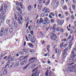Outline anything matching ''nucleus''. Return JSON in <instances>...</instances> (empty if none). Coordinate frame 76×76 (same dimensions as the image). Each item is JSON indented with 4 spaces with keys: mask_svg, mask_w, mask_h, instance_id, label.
Listing matches in <instances>:
<instances>
[{
    "mask_svg": "<svg viewBox=\"0 0 76 76\" xmlns=\"http://www.w3.org/2000/svg\"><path fill=\"white\" fill-rule=\"evenodd\" d=\"M76 51V49L74 48L72 51L70 58H69V61H66V63L68 64H67V65H68V66H70L71 65H72V64H74V63H69V62H73V61H76V59L75 58H75V57L76 56V53H75L74 52H75Z\"/></svg>",
    "mask_w": 76,
    "mask_h": 76,
    "instance_id": "obj_1",
    "label": "nucleus"
},
{
    "mask_svg": "<svg viewBox=\"0 0 76 76\" xmlns=\"http://www.w3.org/2000/svg\"><path fill=\"white\" fill-rule=\"evenodd\" d=\"M67 71L68 72L71 73H76V64L75 65L72 66V67H69Z\"/></svg>",
    "mask_w": 76,
    "mask_h": 76,
    "instance_id": "obj_2",
    "label": "nucleus"
},
{
    "mask_svg": "<svg viewBox=\"0 0 76 76\" xmlns=\"http://www.w3.org/2000/svg\"><path fill=\"white\" fill-rule=\"evenodd\" d=\"M28 56H29V53H28L27 54L25 57H23H23H20L19 59L20 60H22L23 61L27 60V58H28Z\"/></svg>",
    "mask_w": 76,
    "mask_h": 76,
    "instance_id": "obj_3",
    "label": "nucleus"
},
{
    "mask_svg": "<svg viewBox=\"0 0 76 76\" xmlns=\"http://www.w3.org/2000/svg\"><path fill=\"white\" fill-rule=\"evenodd\" d=\"M4 27H2L0 30V36L1 37H2L4 35Z\"/></svg>",
    "mask_w": 76,
    "mask_h": 76,
    "instance_id": "obj_4",
    "label": "nucleus"
},
{
    "mask_svg": "<svg viewBox=\"0 0 76 76\" xmlns=\"http://www.w3.org/2000/svg\"><path fill=\"white\" fill-rule=\"evenodd\" d=\"M15 4L17 6H19L20 7L21 9H22V6H23V4L22 3H20V4H19L18 1H16L15 2Z\"/></svg>",
    "mask_w": 76,
    "mask_h": 76,
    "instance_id": "obj_5",
    "label": "nucleus"
},
{
    "mask_svg": "<svg viewBox=\"0 0 76 76\" xmlns=\"http://www.w3.org/2000/svg\"><path fill=\"white\" fill-rule=\"evenodd\" d=\"M64 42H62L60 45V47L61 48V47H64V48H66V47H67V44H65L64 45Z\"/></svg>",
    "mask_w": 76,
    "mask_h": 76,
    "instance_id": "obj_6",
    "label": "nucleus"
},
{
    "mask_svg": "<svg viewBox=\"0 0 76 76\" xmlns=\"http://www.w3.org/2000/svg\"><path fill=\"white\" fill-rule=\"evenodd\" d=\"M13 23H14V27L15 29H18V25L17 24V23H16V22L14 21L13 22Z\"/></svg>",
    "mask_w": 76,
    "mask_h": 76,
    "instance_id": "obj_7",
    "label": "nucleus"
},
{
    "mask_svg": "<svg viewBox=\"0 0 76 76\" xmlns=\"http://www.w3.org/2000/svg\"><path fill=\"white\" fill-rule=\"evenodd\" d=\"M9 32L10 34H13V26H11L9 29Z\"/></svg>",
    "mask_w": 76,
    "mask_h": 76,
    "instance_id": "obj_8",
    "label": "nucleus"
},
{
    "mask_svg": "<svg viewBox=\"0 0 76 76\" xmlns=\"http://www.w3.org/2000/svg\"><path fill=\"white\" fill-rule=\"evenodd\" d=\"M16 9L17 10H18V11H19V12H20V15H21L22 12V9H21V8L17 6L16 7Z\"/></svg>",
    "mask_w": 76,
    "mask_h": 76,
    "instance_id": "obj_9",
    "label": "nucleus"
},
{
    "mask_svg": "<svg viewBox=\"0 0 76 76\" xmlns=\"http://www.w3.org/2000/svg\"><path fill=\"white\" fill-rule=\"evenodd\" d=\"M20 13H19L18 12H17V14L18 16V18H20L21 20V21H22L23 20L22 19V17L20 15Z\"/></svg>",
    "mask_w": 76,
    "mask_h": 76,
    "instance_id": "obj_10",
    "label": "nucleus"
},
{
    "mask_svg": "<svg viewBox=\"0 0 76 76\" xmlns=\"http://www.w3.org/2000/svg\"><path fill=\"white\" fill-rule=\"evenodd\" d=\"M9 29L7 28H6L4 31V34L5 35H7L8 34Z\"/></svg>",
    "mask_w": 76,
    "mask_h": 76,
    "instance_id": "obj_11",
    "label": "nucleus"
},
{
    "mask_svg": "<svg viewBox=\"0 0 76 76\" xmlns=\"http://www.w3.org/2000/svg\"><path fill=\"white\" fill-rule=\"evenodd\" d=\"M33 39H31V42H33V43H35V41H37V39L35 38V37H33Z\"/></svg>",
    "mask_w": 76,
    "mask_h": 76,
    "instance_id": "obj_12",
    "label": "nucleus"
},
{
    "mask_svg": "<svg viewBox=\"0 0 76 76\" xmlns=\"http://www.w3.org/2000/svg\"><path fill=\"white\" fill-rule=\"evenodd\" d=\"M13 64H14V62H13L10 63L9 64H8V67L9 68H11V67H12V66L13 65Z\"/></svg>",
    "mask_w": 76,
    "mask_h": 76,
    "instance_id": "obj_13",
    "label": "nucleus"
},
{
    "mask_svg": "<svg viewBox=\"0 0 76 76\" xmlns=\"http://www.w3.org/2000/svg\"><path fill=\"white\" fill-rule=\"evenodd\" d=\"M72 37L71 36V35H69V37H68V39H67V40L66 41L67 42H69L70 41V39Z\"/></svg>",
    "mask_w": 76,
    "mask_h": 76,
    "instance_id": "obj_14",
    "label": "nucleus"
},
{
    "mask_svg": "<svg viewBox=\"0 0 76 76\" xmlns=\"http://www.w3.org/2000/svg\"><path fill=\"white\" fill-rule=\"evenodd\" d=\"M33 61L32 62H31L30 63L28 64L27 65H26V66H24L23 68V69L24 70H25V69H26L27 68V67H28V66H29V64H31V63H33Z\"/></svg>",
    "mask_w": 76,
    "mask_h": 76,
    "instance_id": "obj_15",
    "label": "nucleus"
},
{
    "mask_svg": "<svg viewBox=\"0 0 76 76\" xmlns=\"http://www.w3.org/2000/svg\"><path fill=\"white\" fill-rule=\"evenodd\" d=\"M50 10L48 8L46 9L45 11V13H50Z\"/></svg>",
    "mask_w": 76,
    "mask_h": 76,
    "instance_id": "obj_16",
    "label": "nucleus"
},
{
    "mask_svg": "<svg viewBox=\"0 0 76 76\" xmlns=\"http://www.w3.org/2000/svg\"><path fill=\"white\" fill-rule=\"evenodd\" d=\"M27 61V60L23 61L20 63V65L22 66V65H23V64H26V63Z\"/></svg>",
    "mask_w": 76,
    "mask_h": 76,
    "instance_id": "obj_17",
    "label": "nucleus"
},
{
    "mask_svg": "<svg viewBox=\"0 0 76 76\" xmlns=\"http://www.w3.org/2000/svg\"><path fill=\"white\" fill-rule=\"evenodd\" d=\"M36 60V58L34 57H32L28 61H31L32 60Z\"/></svg>",
    "mask_w": 76,
    "mask_h": 76,
    "instance_id": "obj_18",
    "label": "nucleus"
},
{
    "mask_svg": "<svg viewBox=\"0 0 76 76\" xmlns=\"http://www.w3.org/2000/svg\"><path fill=\"white\" fill-rule=\"evenodd\" d=\"M47 19H48V18H46L45 20L42 21V23L43 24H44V25H45V24H46V22H47Z\"/></svg>",
    "mask_w": 76,
    "mask_h": 76,
    "instance_id": "obj_19",
    "label": "nucleus"
},
{
    "mask_svg": "<svg viewBox=\"0 0 76 76\" xmlns=\"http://www.w3.org/2000/svg\"><path fill=\"white\" fill-rule=\"evenodd\" d=\"M15 67H17L18 66H19V63L18 62H17L15 63V64L14 65Z\"/></svg>",
    "mask_w": 76,
    "mask_h": 76,
    "instance_id": "obj_20",
    "label": "nucleus"
},
{
    "mask_svg": "<svg viewBox=\"0 0 76 76\" xmlns=\"http://www.w3.org/2000/svg\"><path fill=\"white\" fill-rule=\"evenodd\" d=\"M31 5H29L27 8V10L28 11H30V10H31Z\"/></svg>",
    "mask_w": 76,
    "mask_h": 76,
    "instance_id": "obj_21",
    "label": "nucleus"
},
{
    "mask_svg": "<svg viewBox=\"0 0 76 76\" xmlns=\"http://www.w3.org/2000/svg\"><path fill=\"white\" fill-rule=\"evenodd\" d=\"M9 6H8L6 4H4V8L5 10H6L7 8H8Z\"/></svg>",
    "mask_w": 76,
    "mask_h": 76,
    "instance_id": "obj_22",
    "label": "nucleus"
},
{
    "mask_svg": "<svg viewBox=\"0 0 76 76\" xmlns=\"http://www.w3.org/2000/svg\"><path fill=\"white\" fill-rule=\"evenodd\" d=\"M7 70L5 69L3 71V73L4 75H6V74H7Z\"/></svg>",
    "mask_w": 76,
    "mask_h": 76,
    "instance_id": "obj_23",
    "label": "nucleus"
},
{
    "mask_svg": "<svg viewBox=\"0 0 76 76\" xmlns=\"http://www.w3.org/2000/svg\"><path fill=\"white\" fill-rule=\"evenodd\" d=\"M36 66H37V65H36V64H33L31 67V69H33V68H34V67H36Z\"/></svg>",
    "mask_w": 76,
    "mask_h": 76,
    "instance_id": "obj_24",
    "label": "nucleus"
},
{
    "mask_svg": "<svg viewBox=\"0 0 76 76\" xmlns=\"http://www.w3.org/2000/svg\"><path fill=\"white\" fill-rule=\"evenodd\" d=\"M56 27H57V26H56V25L55 24L53 25L52 28V29L53 30H55V29H56Z\"/></svg>",
    "mask_w": 76,
    "mask_h": 76,
    "instance_id": "obj_25",
    "label": "nucleus"
},
{
    "mask_svg": "<svg viewBox=\"0 0 76 76\" xmlns=\"http://www.w3.org/2000/svg\"><path fill=\"white\" fill-rule=\"evenodd\" d=\"M18 23L20 24V25L22 24V22H21V21H20V18H19V17H18Z\"/></svg>",
    "mask_w": 76,
    "mask_h": 76,
    "instance_id": "obj_26",
    "label": "nucleus"
},
{
    "mask_svg": "<svg viewBox=\"0 0 76 76\" xmlns=\"http://www.w3.org/2000/svg\"><path fill=\"white\" fill-rule=\"evenodd\" d=\"M43 21V20H42V18H41L39 20V24H41L42 22V21Z\"/></svg>",
    "mask_w": 76,
    "mask_h": 76,
    "instance_id": "obj_27",
    "label": "nucleus"
},
{
    "mask_svg": "<svg viewBox=\"0 0 76 76\" xmlns=\"http://www.w3.org/2000/svg\"><path fill=\"white\" fill-rule=\"evenodd\" d=\"M64 23V20H61L60 21V22L59 23V24L60 25H62L63 23Z\"/></svg>",
    "mask_w": 76,
    "mask_h": 76,
    "instance_id": "obj_28",
    "label": "nucleus"
},
{
    "mask_svg": "<svg viewBox=\"0 0 76 76\" xmlns=\"http://www.w3.org/2000/svg\"><path fill=\"white\" fill-rule=\"evenodd\" d=\"M64 3V0H61V4L62 5Z\"/></svg>",
    "mask_w": 76,
    "mask_h": 76,
    "instance_id": "obj_29",
    "label": "nucleus"
},
{
    "mask_svg": "<svg viewBox=\"0 0 76 76\" xmlns=\"http://www.w3.org/2000/svg\"><path fill=\"white\" fill-rule=\"evenodd\" d=\"M39 35L40 37H42V36H44V34L42 33V32L41 31H40L39 32Z\"/></svg>",
    "mask_w": 76,
    "mask_h": 76,
    "instance_id": "obj_30",
    "label": "nucleus"
},
{
    "mask_svg": "<svg viewBox=\"0 0 76 76\" xmlns=\"http://www.w3.org/2000/svg\"><path fill=\"white\" fill-rule=\"evenodd\" d=\"M29 52L30 53H34V50L33 49H29Z\"/></svg>",
    "mask_w": 76,
    "mask_h": 76,
    "instance_id": "obj_31",
    "label": "nucleus"
},
{
    "mask_svg": "<svg viewBox=\"0 0 76 76\" xmlns=\"http://www.w3.org/2000/svg\"><path fill=\"white\" fill-rule=\"evenodd\" d=\"M52 34H53V37L55 38H57V36L55 34H53V32L52 33Z\"/></svg>",
    "mask_w": 76,
    "mask_h": 76,
    "instance_id": "obj_32",
    "label": "nucleus"
},
{
    "mask_svg": "<svg viewBox=\"0 0 76 76\" xmlns=\"http://www.w3.org/2000/svg\"><path fill=\"white\" fill-rule=\"evenodd\" d=\"M50 45H48L47 47V48L48 51H49L50 50Z\"/></svg>",
    "mask_w": 76,
    "mask_h": 76,
    "instance_id": "obj_33",
    "label": "nucleus"
},
{
    "mask_svg": "<svg viewBox=\"0 0 76 76\" xmlns=\"http://www.w3.org/2000/svg\"><path fill=\"white\" fill-rule=\"evenodd\" d=\"M50 15H51L52 16H55V14L54 12H51L50 13Z\"/></svg>",
    "mask_w": 76,
    "mask_h": 76,
    "instance_id": "obj_34",
    "label": "nucleus"
},
{
    "mask_svg": "<svg viewBox=\"0 0 76 76\" xmlns=\"http://www.w3.org/2000/svg\"><path fill=\"white\" fill-rule=\"evenodd\" d=\"M72 8L73 9V10H76V7H75V4H72Z\"/></svg>",
    "mask_w": 76,
    "mask_h": 76,
    "instance_id": "obj_35",
    "label": "nucleus"
},
{
    "mask_svg": "<svg viewBox=\"0 0 76 76\" xmlns=\"http://www.w3.org/2000/svg\"><path fill=\"white\" fill-rule=\"evenodd\" d=\"M39 73L38 72H35L34 74V76H39Z\"/></svg>",
    "mask_w": 76,
    "mask_h": 76,
    "instance_id": "obj_36",
    "label": "nucleus"
},
{
    "mask_svg": "<svg viewBox=\"0 0 76 76\" xmlns=\"http://www.w3.org/2000/svg\"><path fill=\"white\" fill-rule=\"evenodd\" d=\"M28 38L29 39H32V36H31L30 34H28Z\"/></svg>",
    "mask_w": 76,
    "mask_h": 76,
    "instance_id": "obj_37",
    "label": "nucleus"
},
{
    "mask_svg": "<svg viewBox=\"0 0 76 76\" xmlns=\"http://www.w3.org/2000/svg\"><path fill=\"white\" fill-rule=\"evenodd\" d=\"M50 38L51 39H52V40H54V41L55 40H56V38H55V37H54L53 36H51L50 37Z\"/></svg>",
    "mask_w": 76,
    "mask_h": 76,
    "instance_id": "obj_38",
    "label": "nucleus"
},
{
    "mask_svg": "<svg viewBox=\"0 0 76 76\" xmlns=\"http://www.w3.org/2000/svg\"><path fill=\"white\" fill-rule=\"evenodd\" d=\"M38 69V67H37L35 68L33 70V72H35V70H37Z\"/></svg>",
    "mask_w": 76,
    "mask_h": 76,
    "instance_id": "obj_39",
    "label": "nucleus"
},
{
    "mask_svg": "<svg viewBox=\"0 0 76 76\" xmlns=\"http://www.w3.org/2000/svg\"><path fill=\"white\" fill-rule=\"evenodd\" d=\"M50 0H48V1L47 2H46L45 3V5H47L49 4V3H50Z\"/></svg>",
    "mask_w": 76,
    "mask_h": 76,
    "instance_id": "obj_40",
    "label": "nucleus"
},
{
    "mask_svg": "<svg viewBox=\"0 0 76 76\" xmlns=\"http://www.w3.org/2000/svg\"><path fill=\"white\" fill-rule=\"evenodd\" d=\"M63 53V56H66V54H67V52H64Z\"/></svg>",
    "mask_w": 76,
    "mask_h": 76,
    "instance_id": "obj_41",
    "label": "nucleus"
},
{
    "mask_svg": "<svg viewBox=\"0 0 76 76\" xmlns=\"http://www.w3.org/2000/svg\"><path fill=\"white\" fill-rule=\"evenodd\" d=\"M69 45V47H72V41H71L70 42Z\"/></svg>",
    "mask_w": 76,
    "mask_h": 76,
    "instance_id": "obj_42",
    "label": "nucleus"
},
{
    "mask_svg": "<svg viewBox=\"0 0 76 76\" xmlns=\"http://www.w3.org/2000/svg\"><path fill=\"white\" fill-rule=\"evenodd\" d=\"M28 45L30 47H32V46H33V45H32V43H28Z\"/></svg>",
    "mask_w": 76,
    "mask_h": 76,
    "instance_id": "obj_43",
    "label": "nucleus"
},
{
    "mask_svg": "<svg viewBox=\"0 0 76 76\" xmlns=\"http://www.w3.org/2000/svg\"><path fill=\"white\" fill-rule=\"evenodd\" d=\"M6 22L7 23H9L10 22V20H6Z\"/></svg>",
    "mask_w": 76,
    "mask_h": 76,
    "instance_id": "obj_44",
    "label": "nucleus"
},
{
    "mask_svg": "<svg viewBox=\"0 0 76 76\" xmlns=\"http://www.w3.org/2000/svg\"><path fill=\"white\" fill-rule=\"evenodd\" d=\"M3 10V6L2 5H1V7L0 9V12H1V11H2Z\"/></svg>",
    "mask_w": 76,
    "mask_h": 76,
    "instance_id": "obj_45",
    "label": "nucleus"
},
{
    "mask_svg": "<svg viewBox=\"0 0 76 76\" xmlns=\"http://www.w3.org/2000/svg\"><path fill=\"white\" fill-rule=\"evenodd\" d=\"M45 75L46 76H48V71H47L45 73Z\"/></svg>",
    "mask_w": 76,
    "mask_h": 76,
    "instance_id": "obj_46",
    "label": "nucleus"
},
{
    "mask_svg": "<svg viewBox=\"0 0 76 76\" xmlns=\"http://www.w3.org/2000/svg\"><path fill=\"white\" fill-rule=\"evenodd\" d=\"M45 15V13L44 12H43L41 14V17H43V16H44Z\"/></svg>",
    "mask_w": 76,
    "mask_h": 76,
    "instance_id": "obj_47",
    "label": "nucleus"
},
{
    "mask_svg": "<svg viewBox=\"0 0 76 76\" xmlns=\"http://www.w3.org/2000/svg\"><path fill=\"white\" fill-rule=\"evenodd\" d=\"M23 51L24 53H27L28 52V50L26 49H23Z\"/></svg>",
    "mask_w": 76,
    "mask_h": 76,
    "instance_id": "obj_48",
    "label": "nucleus"
},
{
    "mask_svg": "<svg viewBox=\"0 0 76 76\" xmlns=\"http://www.w3.org/2000/svg\"><path fill=\"white\" fill-rule=\"evenodd\" d=\"M67 6H64V7H63V9H64V10H65V9H67Z\"/></svg>",
    "mask_w": 76,
    "mask_h": 76,
    "instance_id": "obj_49",
    "label": "nucleus"
},
{
    "mask_svg": "<svg viewBox=\"0 0 76 76\" xmlns=\"http://www.w3.org/2000/svg\"><path fill=\"white\" fill-rule=\"evenodd\" d=\"M19 53L20 54V55H23L24 54V53H23V52H19Z\"/></svg>",
    "mask_w": 76,
    "mask_h": 76,
    "instance_id": "obj_50",
    "label": "nucleus"
},
{
    "mask_svg": "<svg viewBox=\"0 0 76 76\" xmlns=\"http://www.w3.org/2000/svg\"><path fill=\"white\" fill-rule=\"evenodd\" d=\"M30 33L32 35H34V33H33V30L30 31Z\"/></svg>",
    "mask_w": 76,
    "mask_h": 76,
    "instance_id": "obj_51",
    "label": "nucleus"
},
{
    "mask_svg": "<svg viewBox=\"0 0 76 76\" xmlns=\"http://www.w3.org/2000/svg\"><path fill=\"white\" fill-rule=\"evenodd\" d=\"M60 19H58L57 20V23L59 25L60 24Z\"/></svg>",
    "mask_w": 76,
    "mask_h": 76,
    "instance_id": "obj_52",
    "label": "nucleus"
},
{
    "mask_svg": "<svg viewBox=\"0 0 76 76\" xmlns=\"http://www.w3.org/2000/svg\"><path fill=\"white\" fill-rule=\"evenodd\" d=\"M8 6H10V3H9V2H7V4Z\"/></svg>",
    "mask_w": 76,
    "mask_h": 76,
    "instance_id": "obj_53",
    "label": "nucleus"
},
{
    "mask_svg": "<svg viewBox=\"0 0 76 76\" xmlns=\"http://www.w3.org/2000/svg\"><path fill=\"white\" fill-rule=\"evenodd\" d=\"M28 24H29V23L28 22L26 24V28H28Z\"/></svg>",
    "mask_w": 76,
    "mask_h": 76,
    "instance_id": "obj_54",
    "label": "nucleus"
},
{
    "mask_svg": "<svg viewBox=\"0 0 76 76\" xmlns=\"http://www.w3.org/2000/svg\"><path fill=\"white\" fill-rule=\"evenodd\" d=\"M49 21L48 20V19H47L46 20V24H49Z\"/></svg>",
    "mask_w": 76,
    "mask_h": 76,
    "instance_id": "obj_55",
    "label": "nucleus"
},
{
    "mask_svg": "<svg viewBox=\"0 0 76 76\" xmlns=\"http://www.w3.org/2000/svg\"><path fill=\"white\" fill-rule=\"evenodd\" d=\"M54 22V19H52L51 20V22L52 23H53Z\"/></svg>",
    "mask_w": 76,
    "mask_h": 76,
    "instance_id": "obj_56",
    "label": "nucleus"
},
{
    "mask_svg": "<svg viewBox=\"0 0 76 76\" xmlns=\"http://www.w3.org/2000/svg\"><path fill=\"white\" fill-rule=\"evenodd\" d=\"M55 14L56 16V17H57V15H58V12H57L56 11L55 12Z\"/></svg>",
    "mask_w": 76,
    "mask_h": 76,
    "instance_id": "obj_57",
    "label": "nucleus"
},
{
    "mask_svg": "<svg viewBox=\"0 0 76 76\" xmlns=\"http://www.w3.org/2000/svg\"><path fill=\"white\" fill-rule=\"evenodd\" d=\"M38 1L39 2V4H41L42 3V1H41V0H38Z\"/></svg>",
    "mask_w": 76,
    "mask_h": 76,
    "instance_id": "obj_58",
    "label": "nucleus"
},
{
    "mask_svg": "<svg viewBox=\"0 0 76 76\" xmlns=\"http://www.w3.org/2000/svg\"><path fill=\"white\" fill-rule=\"evenodd\" d=\"M71 18L72 19H74L75 17H74V15H72L71 16Z\"/></svg>",
    "mask_w": 76,
    "mask_h": 76,
    "instance_id": "obj_59",
    "label": "nucleus"
},
{
    "mask_svg": "<svg viewBox=\"0 0 76 76\" xmlns=\"http://www.w3.org/2000/svg\"><path fill=\"white\" fill-rule=\"evenodd\" d=\"M15 20H18V18H17V16L16 15H15Z\"/></svg>",
    "mask_w": 76,
    "mask_h": 76,
    "instance_id": "obj_60",
    "label": "nucleus"
},
{
    "mask_svg": "<svg viewBox=\"0 0 76 76\" xmlns=\"http://www.w3.org/2000/svg\"><path fill=\"white\" fill-rule=\"evenodd\" d=\"M42 8V5H40L39 7V8H38V10H41V9Z\"/></svg>",
    "mask_w": 76,
    "mask_h": 76,
    "instance_id": "obj_61",
    "label": "nucleus"
},
{
    "mask_svg": "<svg viewBox=\"0 0 76 76\" xmlns=\"http://www.w3.org/2000/svg\"><path fill=\"white\" fill-rule=\"evenodd\" d=\"M47 9V7H45L44 8H43V10H42V11H44L45 10V9Z\"/></svg>",
    "mask_w": 76,
    "mask_h": 76,
    "instance_id": "obj_62",
    "label": "nucleus"
},
{
    "mask_svg": "<svg viewBox=\"0 0 76 76\" xmlns=\"http://www.w3.org/2000/svg\"><path fill=\"white\" fill-rule=\"evenodd\" d=\"M56 30L57 31H60V28L58 27L56 28Z\"/></svg>",
    "mask_w": 76,
    "mask_h": 76,
    "instance_id": "obj_63",
    "label": "nucleus"
},
{
    "mask_svg": "<svg viewBox=\"0 0 76 76\" xmlns=\"http://www.w3.org/2000/svg\"><path fill=\"white\" fill-rule=\"evenodd\" d=\"M67 48H66L64 50V52H67Z\"/></svg>",
    "mask_w": 76,
    "mask_h": 76,
    "instance_id": "obj_64",
    "label": "nucleus"
}]
</instances>
